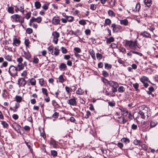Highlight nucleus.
I'll use <instances>...</instances> for the list:
<instances>
[{"mask_svg": "<svg viewBox=\"0 0 158 158\" xmlns=\"http://www.w3.org/2000/svg\"><path fill=\"white\" fill-rule=\"evenodd\" d=\"M137 42V41L136 40L134 41L132 40H126L125 46L130 49L135 50L137 48L136 47L138 46Z\"/></svg>", "mask_w": 158, "mask_h": 158, "instance_id": "f257e3e1", "label": "nucleus"}, {"mask_svg": "<svg viewBox=\"0 0 158 158\" xmlns=\"http://www.w3.org/2000/svg\"><path fill=\"white\" fill-rule=\"evenodd\" d=\"M11 18L13 19V21L15 22H19L22 24L24 21V17L21 16L18 14H15L11 16Z\"/></svg>", "mask_w": 158, "mask_h": 158, "instance_id": "f03ea898", "label": "nucleus"}, {"mask_svg": "<svg viewBox=\"0 0 158 158\" xmlns=\"http://www.w3.org/2000/svg\"><path fill=\"white\" fill-rule=\"evenodd\" d=\"M18 71L16 67L11 65L9 68L8 72L11 76L15 77L17 75Z\"/></svg>", "mask_w": 158, "mask_h": 158, "instance_id": "7ed1b4c3", "label": "nucleus"}, {"mask_svg": "<svg viewBox=\"0 0 158 158\" xmlns=\"http://www.w3.org/2000/svg\"><path fill=\"white\" fill-rule=\"evenodd\" d=\"M140 80L143 84V85L145 88L148 87V82H150L148 78L146 77L143 76L140 78Z\"/></svg>", "mask_w": 158, "mask_h": 158, "instance_id": "20e7f679", "label": "nucleus"}, {"mask_svg": "<svg viewBox=\"0 0 158 158\" xmlns=\"http://www.w3.org/2000/svg\"><path fill=\"white\" fill-rule=\"evenodd\" d=\"M52 35L53 36V42L56 44H57L58 40V38L60 36L59 33L55 31L52 33Z\"/></svg>", "mask_w": 158, "mask_h": 158, "instance_id": "39448f33", "label": "nucleus"}, {"mask_svg": "<svg viewBox=\"0 0 158 158\" xmlns=\"http://www.w3.org/2000/svg\"><path fill=\"white\" fill-rule=\"evenodd\" d=\"M26 81L25 78L22 77L19 78L18 81V84L19 87H24L26 85Z\"/></svg>", "mask_w": 158, "mask_h": 158, "instance_id": "423d86ee", "label": "nucleus"}, {"mask_svg": "<svg viewBox=\"0 0 158 158\" xmlns=\"http://www.w3.org/2000/svg\"><path fill=\"white\" fill-rule=\"evenodd\" d=\"M109 85L113 88L112 89H114L113 92H117V88L118 87V84L117 82L111 81L109 83Z\"/></svg>", "mask_w": 158, "mask_h": 158, "instance_id": "0eeeda50", "label": "nucleus"}, {"mask_svg": "<svg viewBox=\"0 0 158 158\" xmlns=\"http://www.w3.org/2000/svg\"><path fill=\"white\" fill-rule=\"evenodd\" d=\"M114 32H118L120 30L121 27L120 26H117L115 23L112 24L111 26Z\"/></svg>", "mask_w": 158, "mask_h": 158, "instance_id": "6e6552de", "label": "nucleus"}, {"mask_svg": "<svg viewBox=\"0 0 158 158\" xmlns=\"http://www.w3.org/2000/svg\"><path fill=\"white\" fill-rule=\"evenodd\" d=\"M68 103L70 105L74 106L77 105V102L75 98L68 100Z\"/></svg>", "mask_w": 158, "mask_h": 158, "instance_id": "1a4fd4ad", "label": "nucleus"}, {"mask_svg": "<svg viewBox=\"0 0 158 158\" xmlns=\"http://www.w3.org/2000/svg\"><path fill=\"white\" fill-rule=\"evenodd\" d=\"M140 35L143 37L149 38H151V35L150 34L146 31L141 32Z\"/></svg>", "mask_w": 158, "mask_h": 158, "instance_id": "9d476101", "label": "nucleus"}, {"mask_svg": "<svg viewBox=\"0 0 158 158\" xmlns=\"http://www.w3.org/2000/svg\"><path fill=\"white\" fill-rule=\"evenodd\" d=\"M140 110L139 111V113L140 115V117L143 119H145V116L144 115V112L143 111L144 110V109L145 106H142L140 107Z\"/></svg>", "mask_w": 158, "mask_h": 158, "instance_id": "9b49d317", "label": "nucleus"}, {"mask_svg": "<svg viewBox=\"0 0 158 158\" xmlns=\"http://www.w3.org/2000/svg\"><path fill=\"white\" fill-rule=\"evenodd\" d=\"M60 20L58 17H54L52 19V23L55 25L60 24Z\"/></svg>", "mask_w": 158, "mask_h": 158, "instance_id": "f8f14e48", "label": "nucleus"}, {"mask_svg": "<svg viewBox=\"0 0 158 158\" xmlns=\"http://www.w3.org/2000/svg\"><path fill=\"white\" fill-rule=\"evenodd\" d=\"M122 112V114L123 116H127L128 114V111L126 108L121 107L119 108Z\"/></svg>", "mask_w": 158, "mask_h": 158, "instance_id": "ddd939ff", "label": "nucleus"}, {"mask_svg": "<svg viewBox=\"0 0 158 158\" xmlns=\"http://www.w3.org/2000/svg\"><path fill=\"white\" fill-rule=\"evenodd\" d=\"M13 45L14 46H18L20 43V41L17 38H15L13 39Z\"/></svg>", "mask_w": 158, "mask_h": 158, "instance_id": "4468645a", "label": "nucleus"}, {"mask_svg": "<svg viewBox=\"0 0 158 158\" xmlns=\"http://www.w3.org/2000/svg\"><path fill=\"white\" fill-rule=\"evenodd\" d=\"M67 66L66 64L64 63H61L59 66V69L60 71H64L67 68Z\"/></svg>", "mask_w": 158, "mask_h": 158, "instance_id": "2eb2a0df", "label": "nucleus"}, {"mask_svg": "<svg viewBox=\"0 0 158 158\" xmlns=\"http://www.w3.org/2000/svg\"><path fill=\"white\" fill-rule=\"evenodd\" d=\"M16 68L18 71H20L23 69L24 68V65L22 63L18 64Z\"/></svg>", "mask_w": 158, "mask_h": 158, "instance_id": "dca6fc26", "label": "nucleus"}, {"mask_svg": "<svg viewBox=\"0 0 158 158\" xmlns=\"http://www.w3.org/2000/svg\"><path fill=\"white\" fill-rule=\"evenodd\" d=\"M24 52V56L26 59L28 60L29 59L31 58V55L30 54V53L28 52H25V51H23Z\"/></svg>", "mask_w": 158, "mask_h": 158, "instance_id": "f3484780", "label": "nucleus"}, {"mask_svg": "<svg viewBox=\"0 0 158 158\" xmlns=\"http://www.w3.org/2000/svg\"><path fill=\"white\" fill-rule=\"evenodd\" d=\"M53 52L52 55H54L55 56H57L59 55L60 50L58 49L57 47L55 48L53 50Z\"/></svg>", "mask_w": 158, "mask_h": 158, "instance_id": "a211bd4d", "label": "nucleus"}, {"mask_svg": "<svg viewBox=\"0 0 158 158\" xmlns=\"http://www.w3.org/2000/svg\"><path fill=\"white\" fill-rule=\"evenodd\" d=\"M145 4L148 7L150 6L152 4V0H144Z\"/></svg>", "mask_w": 158, "mask_h": 158, "instance_id": "6ab92c4d", "label": "nucleus"}, {"mask_svg": "<svg viewBox=\"0 0 158 158\" xmlns=\"http://www.w3.org/2000/svg\"><path fill=\"white\" fill-rule=\"evenodd\" d=\"M114 90V89H112L111 90L106 93V95L109 96L110 97H114L115 96L114 93L116 92H113Z\"/></svg>", "mask_w": 158, "mask_h": 158, "instance_id": "aec40b11", "label": "nucleus"}, {"mask_svg": "<svg viewBox=\"0 0 158 158\" xmlns=\"http://www.w3.org/2000/svg\"><path fill=\"white\" fill-rule=\"evenodd\" d=\"M120 21V23L121 24H123L125 26H127L128 24V22L127 19L121 20Z\"/></svg>", "mask_w": 158, "mask_h": 158, "instance_id": "412c9836", "label": "nucleus"}, {"mask_svg": "<svg viewBox=\"0 0 158 158\" xmlns=\"http://www.w3.org/2000/svg\"><path fill=\"white\" fill-rule=\"evenodd\" d=\"M15 99L17 103H18L21 102L22 100V98L21 96L18 95L15 96Z\"/></svg>", "mask_w": 158, "mask_h": 158, "instance_id": "4be33fe9", "label": "nucleus"}, {"mask_svg": "<svg viewBox=\"0 0 158 158\" xmlns=\"http://www.w3.org/2000/svg\"><path fill=\"white\" fill-rule=\"evenodd\" d=\"M140 7V4L139 3L136 4L135 8L133 10L135 12L139 11Z\"/></svg>", "mask_w": 158, "mask_h": 158, "instance_id": "5701e85b", "label": "nucleus"}, {"mask_svg": "<svg viewBox=\"0 0 158 158\" xmlns=\"http://www.w3.org/2000/svg\"><path fill=\"white\" fill-rule=\"evenodd\" d=\"M29 83L31 85L34 86L36 85V80L34 78H31L29 79Z\"/></svg>", "mask_w": 158, "mask_h": 158, "instance_id": "b1692460", "label": "nucleus"}, {"mask_svg": "<svg viewBox=\"0 0 158 158\" xmlns=\"http://www.w3.org/2000/svg\"><path fill=\"white\" fill-rule=\"evenodd\" d=\"M27 71L25 70L21 73V76L23 77V78H27Z\"/></svg>", "mask_w": 158, "mask_h": 158, "instance_id": "393cba45", "label": "nucleus"}, {"mask_svg": "<svg viewBox=\"0 0 158 158\" xmlns=\"http://www.w3.org/2000/svg\"><path fill=\"white\" fill-rule=\"evenodd\" d=\"M64 76L63 75H60L59 77V82L61 83H63L65 81V80L64 78Z\"/></svg>", "mask_w": 158, "mask_h": 158, "instance_id": "a878e982", "label": "nucleus"}, {"mask_svg": "<svg viewBox=\"0 0 158 158\" xmlns=\"http://www.w3.org/2000/svg\"><path fill=\"white\" fill-rule=\"evenodd\" d=\"M1 124L3 127L4 128H7L9 127L8 124L5 121H1Z\"/></svg>", "mask_w": 158, "mask_h": 158, "instance_id": "bb28decb", "label": "nucleus"}, {"mask_svg": "<svg viewBox=\"0 0 158 158\" xmlns=\"http://www.w3.org/2000/svg\"><path fill=\"white\" fill-rule=\"evenodd\" d=\"M89 52L92 58L93 59H95L96 57L95 56V52L94 50L93 49H90L89 51Z\"/></svg>", "mask_w": 158, "mask_h": 158, "instance_id": "cd10ccee", "label": "nucleus"}, {"mask_svg": "<svg viewBox=\"0 0 158 158\" xmlns=\"http://www.w3.org/2000/svg\"><path fill=\"white\" fill-rule=\"evenodd\" d=\"M114 40V38L113 37H111L107 39L106 43L107 44H109L111 42H113Z\"/></svg>", "mask_w": 158, "mask_h": 158, "instance_id": "c85d7f7f", "label": "nucleus"}, {"mask_svg": "<svg viewBox=\"0 0 158 158\" xmlns=\"http://www.w3.org/2000/svg\"><path fill=\"white\" fill-rule=\"evenodd\" d=\"M52 105L56 108H59L60 107V106L55 100H53L52 101Z\"/></svg>", "mask_w": 158, "mask_h": 158, "instance_id": "c756f323", "label": "nucleus"}, {"mask_svg": "<svg viewBox=\"0 0 158 158\" xmlns=\"http://www.w3.org/2000/svg\"><path fill=\"white\" fill-rule=\"evenodd\" d=\"M35 6L36 9H38L40 8L41 7V4L40 2L36 1L35 3Z\"/></svg>", "mask_w": 158, "mask_h": 158, "instance_id": "7c9ffc66", "label": "nucleus"}, {"mask_svg": "<svg viewBox=\"0 0 158 158\" xmlns=\"http://www.w3.org/2000/svg\"><path fill=\"white\" fill-rule=\"evenodd\" d=\"M157 124V122L155 121H151L150 123V126L151 127H155Z\"/></svg>", "mask_w": 158, "mask_h": 158, "instance_id": "2f4dec72", "label": "nucleus"}, {"mask_svg": "<svg viewBox=\"0 0 158 158\" xmlns=\"http://www.w3.org/2000/svg\"><path fill=\"white\" fill-rule=\"evenodd\" d=\"M84 91L81 88H79L76 91V94L78 95H82L83 94Z\"/></svg>", "mask_w": 158, "mask_h": 158, "instance_id": "473e14b6", "label": "nucleus"}, {"mask_svg": "<svg viewBox=\"0 0 158 158\" xmlns=\"http://www.w3.org/2000/svg\"><path fill=\"white\" fill-rule=\"evenodd\" d=\"M118 92L120 93H123L125 91V88L123 86H120L118 90Z\"/></svg>", "mask_w": 158, "mask_h": 158, "instance_id": "72a5a7b5", "label": "nucleus"}, {"mask_svg": "<svg viewBox=\"0 0 158 158\" xmlns=\"http://www.w3.org/2000/svg\"><path fill=\"white\" fill-rule=\"evenodd\" d=\"M27 146V147L30 150L31 152L32 153L33 152L32 149L31 148V146L30 143L28 142H25Z\"/></svg>", "mask_w": 158, "mask_h": 158, "instance_id": "f704fd0d", "label": "nucleus"}, {"mask_svg": "<svg viewBox=\"0 0 158 158\" xmlns=\"http://www.w3.org/2000/svg\"><path fill=\"white\" fill-rule=\"evenodd\" d=\"M97 7V5L94 4H91L90 6V9L92 10H96Z\"/></svg>", "mask_w": 158, "mask_h": 158, "instance_id": "c9c22d12", "label": "nucleus"}, {"mask_svg": "<svg viewBox=\"0 0 158 158\" xmlns=\"http://www.w3.org/2000/svg\"><path fill=\"white\" fill-rule=\"evenodd\" d=\"M14 7H13L11 6L9 7L8 9V11L10 13H11V14H14Z\"/></svg>", "mask_w": 158, "mask_h": 158, "instance_id": "e433bc0d", "label": "nucleus"}, {"mask_svg": "<svg viewBox=\"0 0 158 158\" xmlns=\"http://www.w3.org/2000/svg\"><path fill=\"white\" fill-rule=\"evenodd\" d=\"M105 68L107 70L110 69L112 68V65L108 63H105Z\"/></svg>", "mask_w": 158, "mask_h": 158, "instance_id": "4c0bfd02", "label": "nucleus"}, {"mask_svg": "<svg viewBox=\"0 0 158 158\" xmlns=\"http://www.w3.org/2000/svg\"><path fill=\"white\" fill-rule=\"evenodd\" d=\"M108 13L109 16L112 17L115 16V13H114L112 10H108Z\"/></svg>", "mask_w": 158, "mask_h": 158, "instance_id": "58836bf2", "label": "nucleus"}, {"mask_svg": "<svg viewBox=\"0 0 158 158\" xmlns=\"http://www.w3.org/2000/svg\"><path fill=\"white\" fill-rule=\"evenodd\" d=\"M121 141L126 143H129L130 142L129 139L127 138H123L121 139Z\"/></svg>", "mask_w": 158, "mask_h": 158, "instance_id": "ea45409f", "label": "nucleus"}, {"mask_svg": "<svg viewBox=\"0 0 158 158\" xmlns=\"http://www.w3.org/2000/svg\"><path fill=\"white\" fill-rule=\"evenodd\" d=\"M20 104L18 103H16L15 104V106L14 108H15L14 110H13V111L14 112H15L17 111V109L19 107Z\"/></svg>", "mask_w": 158, "mask_h": 158, "instance_id": "a19ab883", "label": "nucleus"}, {"mask_svg": "<svg viewBox=\"0 0 158 158\" xmlns=\"http://www.w3.org/2000/svg\"><path fill=\"white\" fill-rule=\"evenodd\" d=\"M147 29H148L151 31L153 34L155 36V35L154 34L153 32V31L155 29V28L153 27H151V26H147Z\"/></svg>", "mask_w": 158, "mask_h": 158, "instance_id": "79ce46f5", "label": "nucleus"}, {"mask_svg": "<svg viewBox=\"0 0 158 158\" xmlns=\"http://www.w3.org/2000/svg\"><path fill=\"white\" fill-rule=\"evenodd\" d=\"M35 22V19L34 17H32L31 19H30V20L29 23V25L31 26V25H32V23L34 22Z\"/></svg>", "mask_w": 158, "mask_h": 158, "instance_id": "37998d69", "label": "nucleus"}, {"mask_svg": "<svg viewBox=\"0 0 158 158\" xmlns=\"http://www.w3.org/2000/svg\"><path fill=\"white\" fill-rule=\"evenodd\" d=\"M42 92L46 96H48V93H47V90L44 88H42Z\"/></svg>", "mask_w": 158, "mask_h": 158, "instance_id": "c03bdc74", "label": "nucleus"}, {"mask_svg": "<svg viewBox=\"0 0 158 158\" xmlns=\"http://www.w3.org/2000/svg\"><path fill=\"white\" fill-rule=\"evenodd\" d=\"M67 21L69 22H71L73 21V18L71 16H66Z\"/></svg>", "mask_w": 158, "mask_h": 158, "instance_id": "a18cd8bd", "label": "nucleus"}, {"mask_svg": "<svg viewBox=\"0 0 158 158\" xmlns=\"http://www.w3.org/2000/svg\"><path fill=\"white\" fill-rule=\"evenodd\" d=\"M51 154L53 157H56L57 156V153L56 151L52 150L51 151Z\"/></svg>", "mask_w": 158, "mask_h": 158, "instance_id": "49530a36", "label": "nucleus"}, {"mask_svg": "<svg viewBox=\"0 0 158 158\" xmlns=\"http://www.w3.org/2000/svg\"><path fill=\"white\" fill-rule=\"evenodd\" d=\"M105 23L106 25H110L111 23V21L109 19H106L105 20Z\"/></svg>", "mask_w": 158, "mask_h": 158, "instance_id": "de8ad7c7", "label": "nucleus"}, {"mask_svg": "<svg viewBox=\"0 0 158 158\" xmlns=\"http://www.w3.org/2000/svg\"><path fill=\"white\" fill-rule=\"evenodd\" d=\"M5 59L8 61H11L12 60L11 56L7 55L4 57Z\"/></svg>", "mask_w": 158, "mask_h": 158, "instance_id": "09e8293b", "label": "nucleus"}, {"mask_svg": "<svg viewBox=\"0 0 158 158\" xmlns=\"http://www.w3.org/2000/svg\"><path fill=\"white\" fill-rule=\"evenodd\" d=\"M96 57L98 59L100 60L102 59V56L101 54L97 53H96Z\"/></svg>", "mask_w": 158, "mask_h": 158, "instance_id": "8fccbe9b", "label": "nucleus"}, {"mask_svg": "<svg viewBox=\"0 0 158 158\" xmlns=\"http://www.w3.org/2000/svg\"><path fill=\"white\" fill-rule=\"evenodd\" d=\"M48 49L49 51L51 52L52 55H53V47L52 46H50L48 48Z\"/></svg>", "mask_w": 158, "mask_h": 158, "instance_id": "3c124183", "label": "nucleus"}, {"mask_svg": "<svg viewBox=\"0 0 158 158\" xmlns=\"http://www.w3.org/2000/svg\"><path fill=\"white\" fill-rule=\"evenodd\" d=\"M133 86L135 89L136 91L138 90V88L139 87V85L137 83H135L133 84Z\"/></svg>", "mask_w": 158, "mask_h": 158, "instance_id": "603ef678", "label": "nucleus"}, {"mask_svg": "<svg viewBox=\"0 0 158 158\" xmlns=\"http://www.w3.org/2000/svg\"><path fill=\"white\" fill-rule=\"evenodd\" d=\"M17 61L18 62V64L22 63L23 61V58L21 57H20L17 59Z\"/></svg>", "mask_w": 158, "mask_h": 158, "instance_id": "864d4df0", "label": "nucleus"}, {"mask_svg": "<svg viewBox=\"0 0 158 158\" xmlns=\"http://www.w3.org/2000/svg\"><path fill=\"white\" fill-rule=\"evenodd\" d=\"M102 80L103 82L104 83H105V84H109V83L110 82V81H108L107 79L104 78H102Z\"/></svg>", "mask_w": 158, "mask_h": 158, "instance_id": "5fc2aeb1", "label": "nucleus"}, {"mask_svg": "<svg viewBox=\"0 0 158 158\" xmlns=\"http://www.w3.org/2000/svg\"><path fill=\"white\" fill-rule=\"evenodd\" d=\"M35 22H36L38 23H40L42 20V19L40 17H39L36 18H35Z\"/></svg>", "mask_w": 158, "mask_h": 158, "instance_id": "6e6d98bb", "label": "nucleus"}, {"mask_svg": "<svg viewBox=\"0 0 158 158\" xmlns=\"http://www.w3.org/2000/svg\"><path fill=\"white\" fill-rule=\"evenodd\" d=\"M31 13L29 12L26 14L25 17L27 19H29L31 17Z\"/></svg>", "mask_w": 158, "mask_h": 158, "instance_id": "4d7b16f0", "label": "nucleus"}, {"mask_svg": "<svg viewBox=\"0 0 158 158\" xmlns=\"http://www.w3.org/2000/svg\"><path fill=\"white\" fill-rule=\"evenodd\" d=\"M102 74L104 77H107L109 76V73L106 71L104 70L102 71Z\"/></svg>", "mask_w": 158, "mask_h": 158, "instance_id": "13d9d810", "label": "nucleus"}, {"mask_svg": "<svg viewBox=\"0 0 158 158\" xmlns=\"http://www.w3.org/2000/svg\"><path fill=\"white\" fill-rule=\"evenodd\" d=\"M39 83L41 86H43L44 85V80L43 78H41L39 79Z\"/></svg>", "mask_w": 158, "mask_h": 158, "instance_id": "bf43d9fd", "label": "nucleus"}, {"mask_svg": "<svg viewBox=\"0 0 158 158\" xmlns=\"http://www.w3.org/2000/svg\"><path fill=\"white\" fill-rule=\"evenodd\" d=\"M141 143V141L137 139H135L134 141V143L135 145H137L138 144L140 145Z\"/></svg>", "mask_w": 158, "mask_h": 158, "instance_id": "052dcab7", "label": "nucleus"}, {"mask_svg": "<svg viewBox=\"0 0 158 158\" xmlns=\"http://www.w3.org/2000/svg\"><path fill=\"white\" fill-rule=\"evenodd\" d=\"M74 50L76 53H80L81 52L80 48L77 47L75 48L74 49Z\"/></svg>", "mask_w": 158, "mask_h": 158, "instance_id": "680f3d73", "label": "nucleus"}, {"mask_svg": "<svg viewBox=\"0 0 158 158\" xmlns=\"http://www.w3.org/2000/svg\"><path fill=\"white\" fill-rule=\"evenodd\" d=\"M59 115V113H58L55 112L52 115V117L55 118H56L58 117Z\"/></svg>", "mask_w": 158, "mask_h": 158, "instance_id": "e2e57ef3", "label": "nucleus"}, {"mask_svg": "<svg viewBox=\"0 0 158 158\" xmlns=\"http://www.w3.org/2000/svg\"><path fill=\"white\" fill-rule=\"evenodd\" d=\"M29 43L30 42L29 40L28 39H26L25 40L24 44L27 47L28 46Z\"/></svg>", "mask_w": 158, "mask_h": 158, "instance_id": "0e129e2a", "label": "nucleus"}, {"mask_svg": "<svg viewBox=\"0 0 158 158\" xmlns=\"http://www.w3.org/2000/svg\"><path fill=\"white\" fill-rule=\"evenodd\" d=\"M61 50L62 53L64 54H65L67 52V50L64 47H62L61 48Z\"/></svg>", "mask_w": 158, "mask_h": 158, "instance_id": "69168bd1", "label": "nucleus"}, {"mask_svg": "<svg viewBox=\"0 0 158 158\" xmlns=\"http://www.w3.org/2000/svg\"><path fill=\"white\" fill-rule=\"evenodd\" d=\"M33 31L31 28H28L26 30V32L28 34H31L32 32Z\"/></svg>", "mask_w": 158, "mask_h": 158, "instance_id": "338daca9", "label": "nucleus"}, {"mask_svg": "<svg viewBox=\"0 0 158 158\" xmlns=\"http://www.w3.org/2000/svg\"><path fill=\"white\" fill-rule=\"evenodd\" d=\"M79 23L80 24L83 25L86 24V22L84 20H80L79 22Z\"/></svg>", "mask_w": 158, "mask_h": 158, "instance_id": "774afa93", "label": "nucleus"}]
</instances>
